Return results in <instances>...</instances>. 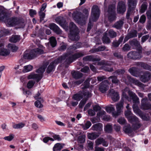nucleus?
I'll return each mask as SVG.
<instances>
[{"mask_svg": "<svg viewBox=\"0 0 151 151\" xmlns=\"http://www.w3.org/2000/svg\"><path fill=\"white\" fill-rule=\"evenodd\" d=\"M126 10V8L125 3L122 1L119 2L117 6L118 12L120 14L124 13Z\"/></svg>", "mask_w": 151, "mask_h": 151, "instance_id": "nucleus-18", "label": "nucleus"}, {"mask_svg": "<svg viewBox=\"0 0 151 151\" xmlns=\"http://www.w3.org/2000/svg\"><path fill=\"white\" fill-rule=\"evenodd\" d=\"M141 108L143 110H151V104L148 102L147 98H144L141 101Z\"/></svg>", "mask_w": 151, "mask_h": 151, "instance_id": "nucleus-15", "label": "nucleus"}, {"mask_svg": "<svg viewBox=\"0 0 151 151\" xmlns=\"http://www.w3.org/2000/svg\"><path fill=\"white\" fill-rule=\"evenodd\" d=\"M50 28L58 35H60L62 34V31L59 27L55 24L54 23L50 24L49 25Z\"/></svg>", "mask_w": 151, "mask_h": 151, "instance_id": "nucleus-19", "label": "nucleus"}, {"mask_svg": "<svg viewBox=\"0 0 151 151\" xmlns=\"http://www.w3.org/2000/svg\"><path fill=\"white\" fill-rule=\"evenodd\" d=\"M149 9L147 12L146 14L148 18H151V3H150Z\"/></svg>", "mask_w": 151, "mask_h": 151, "instance_id": "nucleus-64", "label": "nucleus"}, {"mask_svg": "<svg viewBox=\"0 0 151 151\" xmlns=\"http://www.w3.org/2000/svg\"><path fill=\"white\" fill-rule=\"evenodd\" d=\"M82 46V43L80 42H78L75 44L70 46L69 48L70 49L72 50H75L78 48L81 47Z\"/></svg>", "mask_w": 151, "mask_h": 151, "instance_id": "nucleus-34", "label": "nucleus"}, {"mask_svg": "<svg viewBox=\"0 0 151 151\" xmlns=\"http://www.w3.org/2000/svg\"><path fill=\"white\" fill-rule=\"evenodd\" d=\"M14 136L13 134H11L9 136L5 137L4 139L5 140L10 141L14 138Z\"/></svg>", "mask_w": 151, "mask_h": 151, "instance_id": "nucleus-59", "label": "nucleus"}, {"mask_svg": "<svg viewBox=\"0 0 151 151\" xmlns=\"http://www.w3.org/2000/svg\"><path fill=\"white\" fill-rule=\"evenodd\" d=\"M98 64L99 65H103L104 66L107 65L109 66L111 65L110 63L109 62L106 61L104 60H102L99 62Z\"/></svg>", "mask_w": 151, "mask_h": 151, "instance_id": "nucleus-48", "label": "nucleus"}, {"mask_svg": "<svg viewBox=\"0 0 151 151\" xmlns=\"http://www.w3.org/2000/svg\"><path fill=\"white\" fill-rule=\"evenodd\" d=\"M91 128L93 130L97 131V133H100L101 134L102 131V124L101 123H98L94 124Z\"/></svg>", "mask_w": 151, "mask_h": 151, "instance_id": "nucleus-20", "label": "nucleus"}, {"mask_svg": "<svg viewBox=\"0 0 151 151\" xmlns=\"http://www.w3.org/2000/svg\"><path fill=\"white\" fill-rule=\"evenodd\" d=\"M63 148L62 145L59 143L56 144L53 147V151H60Z\"/></svg>", "mask_w": 151, "mask_h": 151, "instance_id": "nucleus-37", "label": "nucleus"}, {"mask_svg": "<svg viewBox=\"0 0 151 151\" xmlns=\"http://www.w3.org/2000/svg\"><path fill=\"white\" fill-rule=\"evenodd\" d=\"M44 51L42 50L39 48L33 49L29 53H24L23 58L25 59L32 60L36 57L37 55L43 54Z\"/></svg>", "mask_w": 151, "mask_h": 151, "instance_id": "nucleus-8", "label": "nucleus"}, {"mask_svg": "<svg viewBox=\"0 0 151 151\" xmlns=\"http://www.w3.org/2000/svg\"><path fill=\"white\" fill-rule=\"evenodd\" d=\"M136 68L135 67H132L129 70V72L133 76H136Z\"/></svg>", "mask_w": 151, "mask_h": 151, "instance_id": "nucleus-52", "label": "nucleus"}, {"mask_svg": "<svg viewBox=\"0 0 151 151\" xmlns=\"http://www.w3.org/2000/svg\"><path fill=\"white\" fill-rule=\"evenodd\" d=\"M148 6V4L146 2H144L142 5L141 7L140 11L142 13H144L147 9Z\"/></svg>", "mask_w": 151, "mask_h": 151, "instance_id": "nucleus-38", "label": "nucleus"}, {"mask_svg": "<svg viewBox=\"0 0 151 151\" xmlns=\"http://www.w3.org/2000/svg\"><path fill=\"white\" fill-rule=\"evenodd\" d=\"M24 69L23 70V72L24 73H26L32 70L33 69V66L30 65H29L24 66Z\"/></svg>", "mask_w": 151, "mask_h": 151, "instance_id": "nucleus-42", "label": "nucleus"}, {"mask_svg": "<svg viewBox=\"0 0 151 151\" xmlns=\"http://www.w3.org/2000/svg\"><path fill=\"white\" fill-rule=\"evenodd\" d=\"M81 93L83 95V97L84 96L86 98V99H85V100H87L88 98L91 97L92 96V94L91 93L88 91H83Z\"/></svg>", "mask_w": 151, "mask_h": 151, "instance_id": "nucleus-39", "label": "nucleus"}, {"mask_svg": "<svg viewBox=\"0 0 151 151\" xmlns=\"http://www.w3.org/2000/svg\"><path fill=\"white\" fill-rule=\"evenodd\" d=\"M102 41L104 43L108 44L111 42L109 38L107 36V33L105 32L102 38Z\"/></svg>", "mask_w": 151, "mask_h": 151, "instance_id": "nucleus-31", "label": "nucleus"}, {"mask_svg": "<svg viewBox=\"0 0 151 151\" xmlns=\"http://www.w3.org/2000/svg\"><path fill=\"white\" fill-rule=\"evenodd\" d=\"M138 52L131 51L127 54V56L129 58L134 60L140 59L142 57V48L139 47L138 50H137Z\"/></svg>", "mask_w": 151, "mask_h": 151, "instance_id": "nucleus-11", "label": "nucleus"}, {"mask_svg": "<svg viewBox=\"0 0 151 151\" xmlns=\"http://www.w3.org/2000/svg\"><path fill=\"white\" fill-rule=\"evenodd\" d=\"M127 78L130 82H132L135 85H137L140 87H142L144 86V84L139 82V81L136 79L132 78L129 76H127Z\"/></svg>", "mask_w": 151, "mask_h": 151, "instance_id": "nucleus-23", "label": "nucleus"}, {"mask_svg": "<svg viewBox=\"0 0 151 151\" xmlns=\"http://www.w3.org/2000/svg\"><path fill=\"white\" fill-rule=\"evenodd\" d=\"M109 82L107 80H105L100 84L99 89L102 93H106L109 88Z\"/></svg>", "mask_w": 151, "mask_h": 151, "instance_id": "nucleus-14", "label": "nucleus"}, {"mask_svg": "<svg viewBox=\"0 0 151 151\" xmlns=\"http://www.w3.org/2000/svg\"><path fill=\"white\" fill-rule=\"evenodd\" d=\"M25 124L23 123H20L18 124H15L12 126V127L14 129H21L24 127Z\"/></svg>", "mask_w": 151, "mask_h": 151, "instance_id": "nucleus-46", "label": "nucleus"}, {"mask_svg": "<svg viewBox=\"0 0 151 151\" xmlns=\"http://www.w3.org/2000/svg\"><path fill=\"white\" fill-rule=\"evenodd\" d=\"M84 61H92L93 62L99 61L101 60V58L99 57L95 58L92 55H87L83 58Z\"/></svg>", "mask_w": 151, "mask_h": 151, "instance_id": "nucleus-21", "label": "nucleus"}, {"mask_svg": "<svg viewBox=\"0 0 151 151\" xmlns=\"http://www.w3.org/2000/svg\"><path fill=\"white\" fill-rule=\"evenodd\" d=\"M91 124L89 121H87L83 125V127L84 130H86L88 129L91 126Z\"/></svg>", "mask_w": 151, "mask_h": 151, "instance_id": "nucleus-54", "label": "nucleus"}, {"mask_svg": "<svg viewBox=\"0 0 151 151\" xmlns=\"http://www.w3.org/2000/svg\"><path fill=\"white\" fill-rule=\"evenodd\" d=\"M123 101L122 100L119 103L116 104V109L117 111L116 112L114 111V107L112 105L109 106H106L105 110L106 112L108 113H111L112 112L113 116L115 117H116L118 116L121 112L123 108Z\"/></svg>", "mask_w": 151, "mask_h": 151, "instance_id": "nucleus-5", "label": "nucleus"}, {"mask_svg": "<svg viewBox=\"0 0 151 151\" xmlns=\"http://www.w3.org/2000/svg\"><path fill=\"white\" fill-rule=\"evenodd\" d=\"M109 95L112 99L114 101H116L119 99V96L118 93L115 91L113 89L109 91Z\"/></svg>", "mask_w": 151, "mask_h": 151, "instance_id": "nucleus-16", "label": "nucleus"}, {"mask_svg": "<svg viewBox=\"0 0 151 151\" xmlns=\"http://www.w3.org/2000/svg\"><path fill=\"white\" fill-rule=\"evenodd\" d=\"M113 55L117 59L120 60L121 61H123V56L120 53L115 52L114 53Z\"/></svg>", "mask_w": 151, "mask_h": 151, "instance_id": "nucleus-47", "label": "nucleus"}, {"mask_svg": "<svg viewBox=\"0 0 151 151\" xmlns=\"http://www.w3.org/2000/svg\"><path fill=\"white\" fill-rule=\"evenodd\" d=\"M132 114V113L131 111L129 110H127L124 113L125 116L128 120L129 119V118L132 116H131Z\"/></svg>", "mask_w": 151, "mask_h": 151, "instance_id": "nucleus-58", "label": "nucleus"}, {"mask_svg": "<svg viewBox=\"0 0 151 151\" xmlns=\"http://www.w3.org/2000/svg\"><path fill=\"white\" fill-rule=\"evenodd\" d=\"M50 44L52 47H55L57 45V41L55 38L54 37H50Z\"/></svg>", "mask_w": 151, "mask_h": 151, "instance_id": "nucleus-35", "label": "nucleus"}, {"mask_svg": "<svg viewBox=\"0 0 151 151\" xmlns=\"http://www.w3.org/2000/svg\"><path fill=\"white\" fill-rule=\"evenodd\" d=\"M128 120L132 124V126L134 130H137L140 127L141 124L139 123V119L135 116H132L130 117Z\"/></svg>", "mask_w": 151, "mask_h": 151, "instance_id": "nucleus-12", "label": "nucleus"}, {"mask_svg": "<svg viewBox=\"0 0 151 151\" xmlns=\"http://www.w3.org/2000/svg\"><path fill=\"white\" fill-rule=\"evenodd\" d=\"M46 65H43L37 70L36 72L39 74L31 73L27 76L28 79H34L36 80L37 83L42 78L43 74L46 68Z\"/></svg>", "mask_w": 151, "mask_h": 151, "instance_id": "nucleus-6", "label": "nucleus"}, {"mask_svg": "<svg viewBox=\"0 0 151 151\" xmlns=\"http://www.w3.org/2000/svg\"><path fill=\"white\" fill-rule=\"evenodd\" d=\"M85 55V53L83 51L75 53L71 55L67 53H64L50 63L47 68V72L48 73H49L54 71L55 65L62 63L64 60L65 67V68H67L70 64L77 59Z\"/></svg>", "mask_w": 151, "mask_h": 151, "instance_id": "nucleus-1", "label": "nucleus"}, {"mask_svg": "<svg viewBox=\"0 0 151 151\" xmlns=\"http://www.w3.org/2000/svg\"><path fill=\"white\" fill-rule=\"evenodd\" d=\"M85 137L83 136H80L78 138V142L81 143H84L85 141Z\"/></svg>", "mask_w": 151, "mask_h": 151, "instance_id": "nucleus-62", "label": "nucleus"}, {"mask_svg": "<svg viewBox=\"0 0 151 151\" xmlns=\"http://www.w3.org/2000/svg\"><path fill=\"white\" fill-rule=\"evenodd\" d=\"M117 122L120 124H124L126 122V120L124 118L121 117L119 118Z\"/></svg>", "mask_w": 151, "mask_h": 151, "instance_id": "nucleus-63", "label": "nucleus"}, {"mask_svg": "<svg viewBox=\"0 0 151 151\" xmlns=\"http://www.w3.org/2000/svg\"><path fill=\"white\" fill-rule=\"evenodd\" d=\"M108 34L109 36L111 38H114L117 36L116 32L111 29L108 31Z\"/></svg>", "mask_w": 151, "mask_h": 151, "instance_id": "nucleus-40", "label": "nucleus"}, {"mask_svg": "<svg viewBox=\"0 0 151 151\" xmlns=\"http://www.w3.org/2000/svg\"><path fill=\"white\" fill-rule=\"evenodd\" d=\"M100 134V133L97 132L88 133L87 136L89 139L93 140L98 137Z\"/></svg>", "mask_w": 151, "mask_h": 151, "instance_id": "nucleus-25", "label": "nucleus"}, {"mask_svg": "<svg viewBox=\"0 0 151 151\" xmlns=\"http://www.w3.org/2000/svg\"><path fill=\"white\" fill-rule=\"evenodd\" d=\"M141 67L145 69L151 70V66L144 63Z\"/></svg>", "mask_w": 151, "mask_h": 151, "instance_id": "nucleus-61", "label": "nucleus"}, {"mask_svg": "<svg viewBox=\"0 0 151 151\" xmlns=\"http://www.w3.org/2000/svg\"><path fill=\"white\" fill-rule=\"evenodd\" d=\"M35 82L33 80L29 81L27 83V87L29 89L32 88L34 86Z\"/></svg>", "mask_w": 151, "mask_h": 151, "instance_id": "nucleus-51", "label": "nucleus"}, {"mask_svg": "<svg viewBox=\"0 0 151 151\" xmlns=\"http://www.w3.org/2000/svg\"><path fill=\"white\" fill-rule=\"evenodd\" d=\"M83 12L85 14L84 15L81 12L77 11L73 12L72 14V17L73 19L79 24L83 23L88 15V9H84L83 11Z\"/></svg>", "mask_w": 151, "mask_h": 151, "instance_id": "nucleus-3", "label": "nucleus"}, {"mask_svg": "<svg viewBox=\"0 0 151 151\" xmlns=\"http://www.w3.org/2000/svg\"><path fill=\"white\" fill-rule=\"evenodd\" d=\"M134 10L132 8H128L126 16L127 19H129V18L130 14Z\"/></svg>", "mask_w": 151, "mask_h": 151, "instance_id": "nucleus-60", "label": "nucleus"}, {"mask_svg": "<svg viewBox=\"0 0 151 151\" xmlns=\"http://www.w3.org/2000/svg\"><path fill=\"white\" fill-rule=\"evenodd\" d=\"M104 130L106 133H110L112 130L111 125L109 124L106 125L104 127Z\"/></svg>", "mask_w": 151, "mask_h": 151, "instance_id": "nucleus-50", "label": "nucleus"}, {"mask_svg": "<svg viewBox=\"0 0 151 151\" xmlns=\"http://www.w3.org/2000/svg\"><path fill=\"white\" fill-rule=\"evenodd\" d=\"M3 46V44H0V55L3 56H6L10 53L9 50L5 49H1V47Z\"/></svg>", "mask_w": 151, "mask_h": 151, "instance_id": "nucleus-24", "label": "nucleus"}, {"mask_svg": "<svg viewBox=\"0 0 151 151\" xmlns=\"http://www.w3.org/2000/svg\"><path fill=\"white\" fill-rule=\"evenodd\" d=\"M109 78H111L112 83L115 84L116 85H118L120 83L119 81L118 80L116 76H111L109 77Z\"/></svg>", "mask_w": 151, "mask_h": 151, "instance_id": "nucleus-36", "label": "nucleus"}, {"mask_svg": "<svg viewBox=\"0 0 151 151\" xmlns=\"http://www.w3.org/2000/svg\"><path fill=\"white\" fill-rule=\"evenodd\" d=\"M100 11L97 6H93L91 9V18L90 19L88 23L87 31L89 32L93 26L91 21L96 22L98 19L100 14Z\"/></svg>", "mask_w": 151, "mask_h": 151, "instance_id": "nucleus-2", "label": "nucleus"}, {"mask_svg": "<svg viewBox=\"0 0 151 151\" xmlns=\"http://www.w3.org/2000/svg\"><path fill=\"white\" fill-rule=\"evenodd\" d=\"M83 98V95L82 93H77L74 94L73 97V99L78 101H80Z\"/></svg>", "mask_w": 151, "mask_h": 151, "instance_id": "nucleus-33", "label": "nucleus"}, {"mask_svg": "<svg viewBox=\"0 0 151 151\" xmlns=\"http://www.w3.org/2000/svg\"><path fill=\"white\" fill-rule=\"evenodd\" d=\"M93 142L91 141H88L87 147L88 150H92L93 148Z\"/></svg>", "mask_w": 151, "mask_h": 151, "instance_id": "nucleus-55", "label": "nucleus"}, {"mask_svg": "<svg viewBox=\"0 0 151 151\" xmlns=\"http://www.w3.org/2000/svg\"><path fill=\"white\" fill-rule=\"evenodd\" d=\"M40 93L38 92V93L34 96V98L37 100L35 102V105L37 108H41L43 107V105L42 104L44 101L42 98L40 96Z\"/></svg>", "mask_w": 151, "mask_h": 151, "instance_id": "nucleus-13", "label": "nucleus"}, {"mask_svg": "<svg viewBox=\"0 0 151 151\" xmlns=\"http://www.w3.org/2000/svg\"><path fill=\"white\" fill-rule=\"evenodd\" d=\"M115 6L113 4L109 6L107 12L108 13V18L110 22L115 20L116 19Z\"/></svg>", "mask_w": 151, "mask_h": 151, "instance_id": "nucleus-10", "label": "nucleus"}, {"mask_svg": "<svg viewBox=\"0 0 151 151\" xmlns=\"http://www.w3.org/2000/svg\"><path fill=\"white\" fill-rule=\"evenodd\" d=\"M123 24V22L122 20H120L115 23L113 27L117 29H121Z\"/></svg>", "mask_w": 151, "mask_h": 151, "instance_id": "nucleus-29", "label": "nucleus"}, {"mask_svg": "<svg viewBox=\"0 0 151 151\" xmlns=\"http://www.w3.org/2000/svg\"><path fill=\"white\" fill-rule=\"evenodd\" d=\"M124 130L126 133H131L132 132V127L129 126H125L124 127Z\"/></svg>", "mask_w": 151, "mask_h": 151, "instance_id": "nucleus-44", "label": "nucleus"}, {"mask_svg": "<svg viewBox=\"0 0 151 151\" xmlns=\"http://www.w3.org/2000/svg\"><path fill=\"white\" fill-rule=\"evenodd\" d=\"M20 40V37L17 35H15L12 37L10 39L11 42L16 43L19 41Z\"/></svg>", "mask_w": 151, "mask_h": 151, "instance_id": "nucleus-43", "label": "nucleus"}, {"mask_svg": "<svg viewBox=\"0 0 151 151\" xmlns=\"http://www.w3.org/2000/svg\"><path fill=\"white\" fill-rule=\"evenodd\" d=\"M125 72L124 70L123 69H118L116 70L114 73L115 74L118 75H123Z\"/></svg>", "mask_w": 151, "mask_h": 151, "instance_id": "nucleus-53", "label": "nucleus"}, {"mask_svg": "<svg viewBox=\"0 0 151 151\" xmlns=\"http://www.w3.org/2000/svg\"><path fill=\"white\" fill-rule=\"evenodd\" d=\"M129 96L132 98L133 104L132 108L134 112L135 113H139L140 109H139L138 105L139 103V99L135 93L132 91H129L128 92Z\"/></svg>", "mask_w": 151, "mask_h": 151, "instance_id": "nucleus-9", "label": "nucleus"}, {"mask_svg": "<svg viewBox=\"0 0 151 151\" xmlns=\"http://www.w3.org/2000/svg\"><path fill=\"white\" fill-rule=\"evenodd\" d=\"M36 36L39 37L41 39L44 38L45 35L43 32V30L42 28L39 29L37 33L32 35V37H33Z\"/></svg>", "mask_w": 151, "mask_h": 151, "instance_id": "nucleus-26", "label": "nucleus"}, {"mask_svg": "<svg viewBox=\"0 0 151 151\" xmlns=\"http://www.w3.org/2000/svg\"><path fill=\"white\" fill-rule=\"evenodd\" d=\"M106 48V47L104 46H99L97 48L91 49L90 50V52L92 53H94L97 52L103 51Z\"/></svg>", "mask_w": 151, "mask_h": 151, "instance_id": "nucleus-30", "label": "nucleus"}, {"mask_svg": "<svg viewBox=\"0 0 151 151\" xmlns=\"http://www.w3.org/2000/svg\"><path fill=\"white\" fill-rule=\"evenodd\" d=\"M128 34L131 38L135 37L137 36V31L136 30H133Z\"/></svg>", "mask_w": 151, "mask_h": 151, "instance_id": "nucleus-49", "label": "nucleus"}, {"mask_svg": "<svg viewBox=\"0 0 151 151\" xmlns=\"http://www.w3.org/2000/svg\"><path fill=\"white\" fill-rule=\"evenodd\" d=\"M1 20L3 21L8 27H11L23 24V22L17 18H9L6 13Z\"/></svg>", "mask_w": 151, "mask_h": 151, "instance_id": "nucleus-4", "label": "nucleus"}, {"mask_svg": "<svg viewBox=\"0 0 151 151\" xmlns=\"http://www.w3.org/2000/svg\"><path fill=\"white\" fill-rule=\"evenodd\" d=\"M72 75L73 78L78 79L81 78L83 74L78 71H74L71 73Z\"/></svg>", "mask_w": 151, "mask_h": 151, "instance_id": "nucleus-28", "label": "nucleus"}, {"mask_svg": "<svg viewBox=\"0 0 151 151\" xmlns=\"http://www.w3.org/2000/svg\"><path fill=\"white\" fill-rule=\"evenodd\" d=\"M55 21L57 24H59L61 27H63L64 26L65 21L63 17L58 16L55 18Z\"/></svg>", "mask_w": 151, "mask_h": 151, "instance_id": "nucleus-27", "label": "nucleus"}, {"mask_svg": "<svg viewBox=\"0 0 151 151\" xmlns=\"http://www.w3.org/2000/svg\"><path fill=\"white\" fill-rule=\"evenodd\" d=\"M136 2V0H129L128 2L129 8H132L134 10Z\"/></svg>", "mask_w": 151, "mask_h": 151, "instance_id": "nucleus-32", "label": "nucleus"}, {"mask_svg": "<svg viewBox=\"0 0 151 151\" xmlns=\"http://www.w3.org/2000/svg\"><path fill=\"white\" fill-rule=\"evenodd\" d=\"M69 27L70 34L69 38L72 40L78 41L79 39L78 34L79 31L78 28L76 24L73 22L70 23Z\"/></svg>", "mask_w": 151, "mask_h": 151, "instance_id": "nucleus-7", "label": "nucleus"}, {"mask_svg": "<svg viewBox=\"0 0 151 151\" xmlns=\"http://www.w3.org/2000/svg\"><path fill=\"white\" fill-rule=\"evenodd\" d=\"M80 70L82 72L85 73H88L90 71V69L88 66H85L81 68Z\"/></svg>", "mask_w": 151, "mask_h": 151, "instance_id": "nucleus-57", "label": "nucleus"}, {"mask_svg": "<svg viewBox=\"0 0 151 151\" xmlns=\"http://www.w3.org/2000/svg\"><path fill=\"white\" fill-rule=\"evenodd\" d=\"M130 47L127 44H125L123 46L122 49L124 51H128L130 49Z\"/></svg>", "mask_w": 151, "mask_h": 151, "instance_id": "nucleus-56", "label": "nucleus"}, {"mask_svg": "<svg viewBox=\"0 0 151 151\" xmlns=\"http://www.w3.org/2000/svg\"><path fill=\"white\" fill-rule=\"evenodd\" d=\"M90 79H87L84 82V83L82 86V88L83 89L88 88L90 85Z\"/></svg>", "mask_w": 151, "mask_h": 151, "instance_id": "nucleus-41", "label": "nucleus"}, {"mask_svg": "<svg viewBox=\"0 0 151 151\" xmlns=\"http://www.w3.org/2000/svg\"><path fill=\"white\" fill-rule=\"evenodd\" d=\"M8 48H10L12 52H16L18 49V47L13 45L11 44H9L8 45Z\"/></svg>", "mask_w": 151, "mask_h": 151, "instance_id": "nucleus-45", "label": "nucleus"}, {"mask_svg": "<svg viewBox=\"0 0 151 151\" xmlns=\"http://www.w3.org/2000/svg\"><path fill=\"white\" fill-rule=\"evenodd\" d=\"M151 74L149 72L146 71L140 77L141 81L144 83L148 81L150 79Z\"/></svg>", "mask_w": 151, "mask_h": 151, "instance_id": "nucleus-17", "label": "nucleus"}, {"mask_svg": "<svg viewBox=\"0 0 151 151\" xmlns=\"http://www.w3.org/2000/svg\"><path fill=\"white\" fill-rule=\"evenodd\" d=\"M129 42L131 45L136 48L137 50H138L139 47H142L141 46L140 42H139L137 40L134 39L133 40L129 41Z\"/></svg>", "mask_w": 151, "mask_h": 151, "instance_id": "nucleus-22", "label": "nucleus"}]
</instances>
